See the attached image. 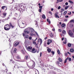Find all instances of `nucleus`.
I'll return each mask as SVG.
<instances>
[{"label":"nucleus","instance_id":"obj_18","mask_svg":"<svg viewBox=\"0 0 74 74\" xmlns=\"http://www.w3.org/2000/svg\"><path fill=\"white\" fill-rule=\"evenodd\" d=\"M65 26H66L65 24H62L61 25V26L62 27H65Z\"/></svg>","mask_w":74,"mask_h":74},{"label":"nucleus","instance_id":"obj_36","mask_svg":"<svg viewBox=\"0 0 74 74\" xmlns=\"http://www.w3.org/2000/svg\"><path fill=\"white\" fill-rule=\"evenodd\" d=\"M41 9H39V12H41Z\"/></svg>","mask_w":74,"mask_h":74},{"label":"nucleus","instance_id":"obj_4","mask_svg":"<svg viewBox=\"0 0 74 74\" xmlns=\"http://www.w3.org/2000/svg\"><path fill=\"white\" fill-rule=\"evenodd\" d=\"M23 35L25 38H29V35L27 34H25L24 32L23 33Z\"/></svg>","mask_w":74,"mask_h":74},{"label":"nucleus","instance_id":"obj_55","mask_svg":"<svg viewBox=\"0 0 74 74\" xmlns=\"http://www.w3.org/2000/svg\"><path fill=\"white\" fill-rule=\"evenodd\" d=\"M64 21L65 22H67V19H65Z\"/></svg>","mask_w":74,"mask_h":74},{"label":"nucleus","instance_id":"obj_29","mask_svg":"<svg viewBox=\"0 0 74 74\" xmlns=\"http://www.w3.org/2000/svg\"><path fill=\"white\" fill-rule=\"evenodd\" d=\"M56 63L57 64H60V62H59V61H58L56 62Z\"/></svg>","mask_w":74,"mask_h":74},{"label":"nucleus","instance_id":"obj_28","mask_svg":"<svg viewBox=\"0 0 74 74\" xmlns=\"http://www.w3.org/2000/svg\"><path fill=\"white\" fill-rule=\"evenodd\" d=\"M4 8H6V7L5 6H3L2 7V9L4 10Z\"/></svg>","mask_w":74,"mask_h":74},{"label":"nucleus","instance_id":"obj_23","mask_svg":"<svg viewBox=\"0 0 74 74\" xmlns=\"http://www.w3.org/2000/svg\"><path fill=\"white\" fill-rule=\"evenodd\" d=\"M69 7H70V6L69 5L65 7L64 8L65 10H67V9Z\"/></svg>","mask_w":74,"mask_h":74},{"label":"nucleus","instance_id":"obj_49","mask_svg":"<svg viewBox=\"0 0 74 74\" xmlns=\"http://www.w3.org/2000/svg\"><path fill=\"white\" fill-rule=\"evenodd\" d=\"M35 33L36 34L37 36V37H38V34L36 32H35Z\"/></svg>","mask_w":74,"mask_h":74},{"label":"nucleus","instance_id":"obj_48","mask_svg":"<svg viewBox=\"0 0 74 74\" xmlns=\"http://www.w3.org/2000/svg\"><path fill=\"white\" fill-rule=\"evenodd\" d=\"M49 14H51V15H52V12L51 11L49 12Z\"/></svg>","mask_w":74,"mask_h":74},{"label":"nucleus","instance_id":"obj_7","mask_svg":"<svg viewBox=\"0 0 74 74\" xmlns=\"http://www.w3.org/2000/svg\"><path fill=\"white\" fill-rule=\"evenodd\" d=\"M59 14L58 12H56L55 14V17L57 18H59V16L58 15Z\"/></svg>","mask_w":74,"mask_h":74},{"label":"nucleus","instance_id":"obj_16","mask_svg":"<svg viewBox=\"0 0 74 74\" xmlns=\"http://www.w3.org/2000/svg\"><path fill=\"white\" fill-rule=\"evenodd\" d=\"M29 58L28 56H26L25 58V60H27V59Z\"/></svg>","mask_w":74,"mask_h":74},{"label":"nucleus","instance_id":"obj_57","mask_svg":"<svg viewBox=\"0 0 74 74\" xmlns=\"http://www.w3.org/2000/svg\"><path fill=\"white\" fill-rule=\"evenodd\" d=\"M51 11H53V8H51Z\"/></svg>","mask_w":74,"mask_h":74},{"label":"nucleus","instance_id":"obj_15","mask_svg":"<svg viewBox=\"0 0 74 74\" xmlns=\"http://www.w3.org/2000/svg\"><path fill=\"white\" fill-rule=\"evenodd\" d=\"M69 26L70 27H71V28H72V27H73V23L70 24V25Z\"/></svg>","mask_w":74,"mask_h":74},{"label":"nucleus","instance_id":"obj_24","mask_svg":"<svg viewBox=\"0 0 74 74\" xmlns=\"http://www.w3.org/2000/svg\"><path fill=\"white\" fill-rule=\"evenodd\" d=\"M70 51L71 52H74V49H70Z\"/></svg>","mask_w":74,"mask_h":74},{"label":"nucleus","instance_id":"obj_54","mask_svg":"<svg viewBox=\"0 0 74 74\" xmlns=\"http://www.w3.org/2000/svg\"><path fill=\"white\" fill-rule=\"evenodd\" d=\"M48 22L49 23V24H51V21H49Z\"/></svg>","mask_w":74,"mask_h":74},{"label":"nucleus","instance_id":"obj_8","mask_svg":"<svg viewBox=\"0 0 74 74\" xmlns=\"http://www.w3.org/2000/svg\"><path fill=\"white\" fill-rule=\"evenodd\" d=\"M38 42H39L40 43V45L42 44V39L41 38H39L38 39Z\"/></svg>","mask_w":74,"mask_h":74},{"label":"nucleus","instance_id":"obj_17","mask_svg":"<svg viewBox=\"0 0 74 74\" xmlns=\"http://www.w3.org/2000/svg\"><path fill=\"white\" fill-rule=\"evenodd\" d=\"M42 17L43 19H45L46 18V17H45V15L43 14L42 16Z\"/></svg>","mask_w":74,"mask_h":74},{"label":"nucleus","instance_id":"obj_19","mask_svg":"<svg viewBox=\"0 0 74 74\" xmlns=\"http://www.w3.org/2000/svg\"><path fill=\"white\" fill-rule=\"evenodd\" d=\"M47 51L48 52H51V49H47Z\"/></svg>","mask_w":74,"mask_h":74},{"label":"nucleus","instance_id":"obj_5","mask_svg":"<svg viewBox=\"0 0 74 74\" xmlns=\"http://www.w3.org/2000/svg\"><path fill=\"white\" fill-rule=\"evenodd\" d=\"M29 30V29H28ZM25 34H29V33H30V31H27L26 29H25L24 31V32Z\"/></svg>","mask_w":74,"mask_h":74},{"label":"nucleus","instance_id":"obj_50","mask_svg":"<svg viewBox=\"0 0 74 74\" xmlns=\"http://www.w3.org/2000/svg\"><path fill=\"white\" fill-rule=\"evenodd\" d=\"M68 2H66L65 3V5H68Z\"/></svg>","mask_w":74,"mask_h":74},{"label":"nucleus","instance_id":"obj_52","mask_svg":"<svg viewBox=\"0 0 74 74\" xmlns=\"http://www.w3.org/2000/svg\"><path fill=\"white\" fill-rule=\"evenodd\" d=\"M42 53H41V52L40 53V57H41V55H42Z\"/></svg>","mask_w":74,"mask_h":74},{"label":"nucleus","instance_id":"obj_34","mask_svg":"<svg viewBox=\"0 0 74 74\" xmlns=\"http://www.w3.org/2000/svg\"><path fill=\"white\" fill-rule=\"evenodd\" d=\"M61 8V7H60V6H59L58 7V10H60V9Z\"/></svg>","mask_w":74,"mask_h":74},{"label":"nucleus","instance_id":"obj_35","mask_svg":"<svg viewBox=\"0 0 74 74\" xmlns=\"http://www.w3.org/2000/svg\"><path fill=\"white\" fill-rule=\"evenodd\" d=\"M16 58L18 59H20V58L19 56H18L16 57Z\"/></svg>","mask_w":74,"mask_h":74},{"label":"nucleus","instance_id":"obj_43","mask_svg":"<svg viewBox=\"0 0 74 74\" xmlns=\"http://www.w3.org/2000/svg\"><path fill=\"white\" fill-rule=\"evenodd\" d=\"M39 8H40V9H42V6H40L39 7Z\"/></svg>","mask_w":74,"mask_h":74},{"label":"nucleus","instance_id":"obj_47","mask_svg":"<svg viewBox=\"0 0 74 74\" xmlns=\"http://www.w3.org/2000/svg\"><path fill=\"white\" fill-rule=\"evenodd\" d=\"M58 32H62V29H59Z\"/></svg>","mask_w":74,"mask_h":74},{"label":"nucleus","instance_id":"obj_37","mask_svg":"<svg viewBox=\"0 0 74 74\" xmlns=\"http://www.w3.org/2000/svg\"><path fill=\"white\" fill-rule=\"evenodd\" d=\"M51 53H52L53 55H54L55 54V52L53 51H51Z\"/></svg>","mask_w":74,"mask_h":74},{"label":"nucleus","instance_id":"obj_9","mask_svg":"<svg viewBox=\"0 0 74 74\" xmlns=\"http://www.w3.org/2000/svg\"><path fill=\"white\" fill-rule=\"evenodd\" d=\"M52 41L51 39H49L48 40V42H47V44L48 45H49L50 44V43H51L52 42Z\"/></svg>","mask_w":74,"mask_h":74},{"label":"nucleus","instance_id":"obj_6","mask_svg":"<svg viewBox=\"0 0 74 74\" xmlns=\"http://www.w3.org/2000/svg\"><path fill=\"white\" fill-rule=\"evenodd\" d=\"M27 49L28 51H30L32 49V47L29 46L27 48Z\"/></svg>","mask_w":74,"mask_h":74},{"label":"nucleus","instance_id":"obj_44","mask_svg":"<svg viewBox=\"0 0 74 74\" xmlns=\"http://www.w3.org/2000/svg\"><path fill=\"white\" fill-rule=\"evenodd\" d=\"M3 15L4 16H6V15H7V14L6 13H3Z\"/></svg>","mask_w":74,"mask_h":74},{"label":"nucleus","instance_id":"obj_1","mask_svg":"<svg viewBox=\"0 0 74 74\" xmlns=\"http://www.w3.org/2000/svg\"><path fill=\"white\" fill-rule=\"evenodd\" d=\"M28 29H29V30L30 31V34L29 35L31 36H35L36 35L34 34L33 33L34 32V30L33 29L30 27H28Z\"/></svg>","mask_w":74,"mask_h":74},{"label":"nucleus","instance_id":"obj_42","mask_svg":"<svg viewBox=\"0 0 74 74\" xmlns=\"http://www.w3.org/2000/svg\"><path fill=\"white\" fill-rule=\"evenodd\" d=\"M22 7H23V8H22V10H25V7H24V6H22L21 7V8H22Z\"/></svg>","mask_w":74,"mask_h":74},{"label":"nucleus","instance_id":"obj_12","mask_svg":"<svg viewBox=\"0 0 74 74\" xmlns=\"http://www.w3.org/2000/svg\"><path fill=\"white\" fill-rule=\"evenodd\" d=\"M4 27H7V28H9V27H10V25L8 24L5 25L4 26Z\"/></svg>","mask_w":74,"mask_h":74},{"label":"nucleus","instance_id":"obj_3","mask_svg":"<svg viewBox=\"0 0 74 74\" xmlns=\"http://www.w3.org/2000/svg\"><path fill=\"white\" fill-rule=\"evenodd\" d=\"M69 34L71 37H72L73 36V33L72 32V31L71 30H69Z\"/></svg>","mask_w":74,"mask_h":74},{"label":"nucleus","instance_id":"obj_64","mask_svg":"<svg viewBox=\"0 0 74 74\" xmlns=\"http://www.w3.org/2000/svg\"><path fill=\"white\" fill-rule=\"evenodd\" d=\"M59 24L60 25H61V24H62V22H60V23H59Z\"/></svg>","mask_w":74,"mask_h":74},{"label":"nucleus","instance_id":"obj_33","mask_svg":"<svg viewBox=\"0 0 74 74\" xmlns=\"http://www.w3.org/2000/svg\"><path fill=\"white\" fill-rule=\"evenodd\" d=\"M33 43L34 45H37V44H36V42H33Z\"/></svg>","mask_w":74,"mask_h":74},{"label":"nucleus","instance_id":"obj_26","mask_svg":"<svg viewBox=\"0 0 74 74\" xmlns=\"http://www.w3.org/2000/svg\"><path fill=\"white\" fill-rule=\"evenodd\" d=\"M68 46L69 47H71V44L70 43H69L68 45Z\"/></svg>","mask_w":74,"mask_h":74},{"label":"nucleus","instance_id":"obj_41","mask_svg":"<svg viewBox=\"0 0 74 74\" xmlns=\"http://www.w3.org/2000/svg\"><path fill=\"white\" fill-rule=\"evenodd\" d=\"M61 10H62L61 11V12H63V11H64V9H61Z\"/></svg>","mask_w":74,"mask_h":74},{"label":"nucleus","instance_id":"obj_60","mask_svg":"<svg viewBox=\"0 0 74 74\" xmlns=\"http://www.w3.org/2000/svg\"><path fill=\"white\" fill-rule=\"evenodd\" d=\"M59 2H62V1H63V0H60L59 1Z\"/></svg>","mask_w":74,"mask_h":74},{"label":"nucleus","instance_id":"obj_20","mask_svg":"<svg viewBox=\"0 0 74 74\" xmlns=\"http://www.w3.org/2000/svg\"><path fill=\"white\" fill-rule=\"evenodd\" d=\"M58 60L60 62H62V60L60 58H58Z\"/></svg>","mask_w":74,"mask_h":74},{"label":"nucleus","instance_id":"obj_10","mask_svg":"<svg viewBox=\"0 0 74 74\" xmlns=\"http://www.w3.org/2000/svg\"><path fill=\"white\" fill-rule=\"evenodd\" d=\"M4 29L5 30H6V31H8V30H9L10 29V27L7 28V27H4Z\"/></svg>","mask_w":74,"mask_h":74},{"label":"nucleus","instance_id":"obj_40","mask_svg":"<svg viewBox=\"0 0 74 74\" xmlns=\"http://www.w3.org/2000/svg\"><path fill=\"white\" fill-rule=\"evenodd\" d=\"M69 60V61H71V59L70 58H69L68 60Z\"/></svg>","mask_w":74,"mask_h":74},{"label":"nucleus","instance_id":"obj_25","mask_svg":"<svg viewBox=\"0 0 74 74\" xmlns=\"http://www.w3.org/2000/svg\"><path fill=\"white\" fill-rule=\"evenodd\" d=\"M57 52L59 55H60V51L58 49L57 50Z\"/></svg>","mask_w":74,"mask_h":74},{"label":"nucleus","instance_id":"obj_56","mask_svg":"<svg viewBox=\"0 0 74 74\" xmlns=\"http://www.w3.org/2000/svg\"><path fill=\"white\" fill-rule=\"evenodd\" d=\"M65 18H69V16H65Z\"/></svg>","mask_w":74,"mask_h":74},{"label":"nucleus","instance_id":"obj_32","mask_svg":"<svg viewBox=\"0 0 74 74\" xmlns=\"http://www.w3.org/2000/svg\"><path fill=\"white\" fill-rule=\"evenodd\" d=\"M67 11H64V15L66 14H67Z\"/></svg>","mask_w":74,"mask_h":74},{"label":"nucleus","instance_id":"obj_11","mask_svg":"<svg viewBox=\"0 0 74 74\" xmlns=\"http://www.w3.org/2000/svg\"><path fill=\"white\" fill-rule=\"evenodd\" d=\"M30 52H31L32 53H36V51H35V49H33L32 50H31Z\"/></svg>","mask_w":74,"mask_h":74},{"label":"nucleus","instance_id":"obj_58","mask_svg":"<svg viewBox=\"0 0 74 74\" xmlns=\"http://www.w3.org/2000/svg\"><path fill=\"white\" fill-rule=\"evenodd\" d=\"M10 26H12V24L11 23H10Z\"/></svg>","mask_w":74,"mask_h":74},{"label":"nucleus","instance_id":"obj_63","mask_svg":"<svg viewBox=\"0 0 74 74\" xmlns=\"http://www.w3.org/2000/svg\"><path fill=\"white\" fill-rule=\"evenodd\" d=\"M12 27V28H14V26L12 25L11 26Z\"/></svg>","mask_w":74,"mask_h":74},{"label":"nucleus","instance_id":"obj_30","mask_svg":"<svg viewBox=\"0 0 74 74\" xmlns=\"http://www.w3.org/2000/svg\"><path fill=\"white\" fill-rule=\"evenodd\" d=\"M69 3H71V4H73V2L71 0H69Z\"/></svg>","mask_w":74,"mask_h":74},{"label":"nucleus","instance_id":"obj_39","mask_svg":"<svg viewBox=\"0 0 74 74\" xmlns=\"http://www.w3.org/2000/svg\"><path fill=\"white\" fill-rule=\"evenodd\" d=\"M71 22L74 23V20H71Z\"/></svg>","mask_w":74,"mask_h":74},{"label":"nucleus","instance_id":"obj_53","mask_svg":"<svg viewBox=\"0 0 74 74\" xmlns=\"http://www.w3.org/2000/svg\"><path fill=\"white\" fill-rule=\"evenodd\" d=\"M57 3H59V0H57Z\"/></svg>","mask_w":74,"mask_h":74},{"label":"nucleus","instance_id":"obj_61","mask_svg":"<svg viewBox=\"0 0 74 74\" xmlns=\"http://www.w3.org/2000/svg\"><path fill=\"white\" fill-rule=\"evenodd\" d=\"M68 54H69L70 55H71V54L69 52H68Z\"/></svg>","mask_w":74,"mask_h":74},{"label":"nucleus","instance_id":"obj_46","mask_svg":"<svg viewBox=\"0 0 74 74\" xmlns=\"http://www.w3.org/2000/svg\"><path fill=\"white\" fill-rule=\"evenodd\" d=\"M29 40H32V37L31 36H29Z\"/></svg>","mask_w":74,"mask_h":74},{"label":"nucleus","instance_id":"obj_51","mask_svg":"<svg viewBox=\"0 0 74 74\" xmlns=\"http://www.w3.org/2000/svg\"><path fill=\"white\" fill-rule=\"evenodd\" d=\"M68 55V54L67 53H65V56H67Z\"/></svg>","mask_w":74,"mask_h":74},{"label":"nucleus","instance_id":"obj_59","mask_svg":"<svg viewBox=\"0 0 74 74\" xmlns=\"http://www.w3.org/2000/svg\"><path fill=\"white\" fill-rule=\"evenodd\" d=\"M71 12H70L69 13H68V15H71Z\"/></svg>","mask_w":74,"mask_h":74},{"label":"nucleus","instance_id":"obj_22","mask_svg":"<svg viewBox=\"0 0 74 74\" xmlns=\"http://www.w3.org/2000/svg\"><path fill=\"white\" fill-rule=\"evenodd\" d=\"M69 59V57H67V58L66 59L64 62V63H65L67 62V60H68Z\"/></svg>","mask_w":74,"mask_h":74},{"label":"nucleus","instance_id":"obj_14","mask_svg":"<svg viewBox=\"0 0 74 74\" xmlns=\"http://www.w3.org/2000/svg\"><path fill=\"white\" fill-rule=\"evenodd\" d=\"M50 36L51 37H52V38L53 37V34L52 33H50Z\"/></svg>","mask_w":74,"mask_h":74},{"label":"nucleus","instance_id":"obj_38","mask_svg":"<svg viewBox=\"0 0 74 74\" xmlns=\"http://www.w3.org/2000/svg\"><path fill=\"white\" fill-rule=\"evenodd\" d=\"M15 66H16V67H17V69H19V66H18L17 65H15L14 66V67H15Z\"/></svg>","mask_w":74,"mask_h":74},{"label":"nucleus","instance_id":"obj_21","mask_svg":"<svg viewBox=\"0 0 74 74\" xmlns=\"http://www.w3.org/2000/svg\"><path fill=\"white\" fill-rule=\"evenodd\" d=\"M21 52L23 53V54H25V51H23V50H22Z\"/></svg>","mask_w":74,"mask_h":74},{"label":"nucleus","instance_id":"obj_45","mask_svg":"<svg viewBox=\"0 0 74 74\" xmlns=\"http://www.w3.org/2000/svg\"><path fill=\"white\" fill-rule=\"evenodd\" d=\"M38 45V43H37L36 45V47L37 48H38V46L37 45Z\"/></svg>","mask_w":74,"mask_h":74},{"label":"nucleus","instance_id":"obj_13","mask_svg":"<svg viewBox=\"0 0 74 74\" xmlns=\"http://www.w3.org/2000/svg\"><path fill=\"white\" fill-rule=\"evenodd\" d=\"M67 39L65 38V42H63V43L64 44H66V43H67Z\"/></svg>","mask_w":74,"mask_h":74},{"label":"nucleus","instance_id":"obj_2","mask_svg":"<svg viewBox=\"0 0 74 74\" xmlns=\"http://www.w3.org/2000/svg\"><path fill=\"white\" fill-rule=\"evenodd\" d=\"M19 44V42L15 41L13 43V46L15 47H17Z\"/></svg>","mask_w":74,"mask_h":74},{"label":"nucleus","instance_id":"obj_62","mask_svg":"<svg viewBox=\"0 0 74 74\" xmlns=\"http://www.w3.org/2000/svg\"><path fill=\"white\" fill-rule=\"evenodd\" d=\"M62 41H63V40H64V38H62Z\"/></svg>","mask_w":74,"mask_h":74},{"label":"nucleus","instance_id":"obj_27","mask_svg":"<svg viewBox=\"0 0 74 74\" xmlns=\"http://www.w3.org/2000/svg\"><path fill=\"white\" fill-rule=\"evenodd\" d=\"M66 31H65V30H63L62 31V33L63 34H66Z\"/></svg>","mask_w":74,"mask_h":74},{"label":"nucleus","instance_id":"obj_31","mask_svg":"<svg viewBox=\"0 0 74 74\" xmlns=\"http://www.w3.org/2000/svg\"><path fill=\"white\" fill-rule=\"evenodd\" d=\"M17 49H14V53H16V50Z\"/></svg>","mask_w":74,"mask_h":74}]
</instances>
